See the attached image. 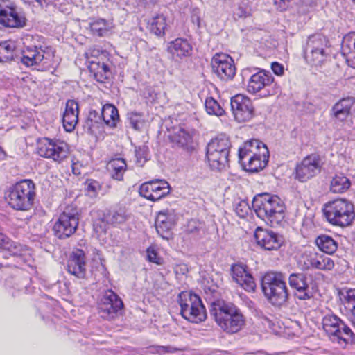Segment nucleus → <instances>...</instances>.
I'll list each match as a JSON object with an SVG mask.
<instances>
[{"label": "nucleus", "mask_w": 355, "mask_h": 355, "mask_svg": "<svg viewBox=\"0 0 355 355\" xmlns=\"http://www.w3.org/2000/svg\"><path fill=\"white\" fill-rule=\"evenodd\" d=\"M250 210L249 205L246 201H241L235 208V211L239 216L244 218L248 215Z\"/></svg>", "instance_id": "09e8293b"}, {"label": "nucleus", "mask_w": 355, "mask_h": 355, "mask_svg": "<svg viewBox=\"0 0 355 355\" xmlns=\"http://www.w3.org/2000/svg\"><path fill=\"white\" fill-rule=\"evenodd\" d=\"M169 193V184L166 181L159 179L144 182L139 188L140 195L152 201L158 200Z\"/></svg>", "instance_id": "a211bd4d"}, {"label": "nucleus", "mask_w": 355, "mask_h": 355, "mask_svg": "<svg viewBox=\"0 0 355 355\" xmlns=\"http://www.w3.org/2000/svg\"><path fill=\"white\" fill-rule=\"evenodd\" d=\"M352 322L354 326L355 327V316L354 318H352Z\"/></svg>", "instance_id": "052dcab7"}, {"label": "nucleus", "mask_w": 355, "mask_h": 355, "mask_svg": "<svg viewBox=\"0 0 355 355\" xmlns=\"http://www.w3.org/2000/svg\"><path fill=\"white\" fill-rule=\"evenodd\" d=\"M250 93L255 94L263 90L264 96H272L279 92V87L274 83V78L272 74L264 70H261L251 76L248 87Z\"/></svg>", "instance_id": "9b49d317"}, {"label": "nucleus", "mask_w": 355, "mask_h": 355, "mask_svg": "<svg viewBox=\"0 0 355 355\" xmlns=\"http://www.w3.org/2000/svg\"><path fill=\"white\" fill-rule=\"evenodd\" d=\"M353 1H354V2L355 3V0H353Z\"/></svg>", "instance_id": "0e129e2a"}, {"label": "nucleus", "mask_w": 355, "mask_h": 355, "mask_svg": "<svg viewBox=\"0 0 355 355\" xmlns=\"http://www.w3.org/2000/svg\"><path fill=\"white\" fill-rule=\"evenodd\" d=\"M210 315L218 327L227 334L239 332L245 324V318L233 303L218 300L210 305Z\"/></svg>", "instance_id": "f257e3e1"}, {"label": "nucleus", "mask_w": 355, "mask_h": 355, "mask_svg": "<svg viewBox=\"0 0 355 355\" xmlns=\"http://www.w3.org/2000/svg\"><path fill=\"white\" fill-rule=\"evenodd\" d=\"M85 254L83 250L76 249L70 254L67 263L68 272L78 278H83L85 275Z\"/></svg>", "instance_id": "b1692460"}, {"label": "nucleus", "mask_w": 355, "mask_h": 355, "mask_svg": "<svg viewBox=\"0 0 355 355\" xmlns=\"http://www.w3.org/2000/svg\"><path fill=\"white\" fill-rule=\"evenodd\" d=\"M126 168V162L121 158L112 159L107 164V169L112 178L116 180H122Z\"/></svg>", "instance_id": "2f4dec72"}, {"label": "nucleus", "mask_w": 355, "mask_h": 355, "mask_svg": "<svg viewBox=\"0 0 355 355\" xmlns=\"http://www.w3.org/2000/svg\"><path fill=\"white\" fill-rule=\"evenodd\" d=\"M341 52L343 55H348L349 57V60L351 61L354 58L352 53L355 52V32H351L343 37Z\"/></svg>", "instance_id": "f704fd0d"}, {"label": "nucleus", "mask_w": 355, "mask_h": 355, "mask_svg": "<svg viewBox=\"0 0 355 355\" xmlns=\"http://www.w3.org/2000/svg\"><path fill=\"white\" fill-rule=\"evenodd\" d=\"M290 0H274V4L280 11L286 10Z\"/></svg>", "instance_id": "864d4df0"}, {"label": "nucleus", "mask_w": 355, "mask_h": 355, "mask_svg": "<svg viewBox=\"0 0 355 355\" xmlns=\"http://www.w3.org/2000/svg\"><path fill=\"white\" fill-rule=\"evenodd\" d=\"M352 55L354 57V58L352 59V61L349 60V57L348 55H343L345 58L346 62L347 63L348 66H349L352 68L355 69V52H352Z\"/></svg>", "instance_id": "4d7b16f0"}, {"label": "nucleus", "mask_w": 355, "mask_h": 355, "mask_svg": "<svg viewBox=\"0 0 355 355\" xmlns=\"http://www.w3.org/2000/svg\"><path fill=\"white\" fill-rule=\"evenodd\" d=\"M79 217L76 210L66 209L54 223L53 231L56 237L64 239L73 235L78 226Z\"/></svg>", "instance_id": "f8f14e48"}, {"label": "nucleus", "mask_w": 355, "mask_h": 355, "mask_svg": "<svg viewBox=\"0 0 355 355\" xmlns=\"http://www.w3.org/2000/svg\"><path fill=\"white\" fill-rule=\"evenodd\" d=\"M231 275L234 281L245 291H254L256 284L251 274L246 270V266L238 263L232 265Z\"/></svg>", "instance_id": "5701e85b"}, {"label": "nucleus", "mask_w": 355, "mask_h": 355, "mask_svg": "<svg viewBox=\"0 0 355 355\" xmlns=\"http://www.w3.org/2000/svg\"><path fill=\"white\" fill-rule=\"evenodd\" d=\"M6 157V153L3 151L1 147H0V160L3 159Z\"/></svg>", "instance_id": "13d9d810"}, {"label": "nucleus", "mask_w": 355, "mask_h": 355, "mask_svg": "<svg viewBox=\"0 0 355 355\" xmlns=\"http://www.w3.org/2000/svg\"><path fill=\"white\" fill-rule=\"evenodd\" d=\"M205 110L209 114L221 116L224 110L212 97L207 98L205 103Z\"/></svg>", "instance_id": "a19ab883"}, {"label": "nucleus", "mask_w": 355, "mask_h": 355, "mask_svg": "<svg viewBox=\"0 0 355 355\" xmlns=\"http://www.w3.org/2000/svg\"><path fill=\"white\" fill-rule=\"evenodd\" d=\"M105 53L97 48H89L85 53V56L88 63L89 61L102 60L105 57Z\"/></svg>", "instance_id": "37998d69"}, {"label": "nucleus", "mask_w": 355, "mask_h": 355, "mask_svg": "<svg viewBox=\"0 0 355 355\" xmlns=\"http://www.w3.org/2000/svg\"><path fill=\"white\" fill-rule=\"evenodd\" d=\"M231 109L238 122L248 121L254 116V108L252 101L242 94L231 98Z\"/></svg>", "instance_id": "4468645a"}, {"label": "nucleus", "mask_w": 355, "mask_h": 355, "mask_svg": "<svg viewBox=\"0 0 355 355\" xmlns=\"http://www.w3.org/2000/svg\"><path fill=\"white\" fill-rule=\"evenodd\" d=\"M230 147V141L224 135L216 137L208 143L206 155L213 170L222 171L228 165Z\"/></svg>", "instance_id": "423d86ee"}, {"label": "nucleus", "mask_w": 355, "mask_h": 355, "mask_svg": "<svg viewBox=\"0 0 355 355\" xmlns=\"http://www.w3.org/2000/svg\"><path fill=\"white\" fill-rule=\"evenodd\" d=\"M254 238L257 245L266 250H277L284 243L282 235L261 227L255 230Z\"/></svg>", "instance_id": "dca6fc26"}, {"label": "nucleus", "mask_w": 355, "mask_h": 355, "mask_svg": "<svg viewBox=\"0 0 355 355\" xmlns=\"http://www.w3.org/2000/svg\"><path fill=\"white\" fill-rule=\"evenodd\" d=\"M144 3L148 4V3H154L155 2V0H141Z\"/></svg>", "instance_id": "bf43d9fd"}, {"label": "nucleus", "mask_w": 355, "mask_h": 355, "mask_svg": "<svg viewBox=\"0 0 355 355\" xmlns=\"http://www.w3.org/2000/svg\"><path fill=\"white\" fill-rule=\"evenodd\" d=\"M123 306L122 300L111 290L105 291L101 299L100 310L101 317L110 320L114 318L119 311Z\"/></svg>", "instance_id": "aec40b11"}, {"label": "nucleus", "mask_w": 355, "mask_h": 355, "mask_svg": "<svg viewBox=\"0 0 355 355\" xmlns=\"http://www.w3.org/2000/svg\"><path fill=\"white\" fill-rule=\"evenodd\" d=\"M329 41L322 34L310 35L304 47V57L311 65L320 66L327 58Z\"/></svg>", "instance_id": "1a4fd4ad"}, {"label": "nucleus", "mask_w": 355, "mask_h": 355, "mask_svg": "<svg viewBox=\"0 0 355 355\" xmlns=\"http://www.w3.org/2000/svg\"><path fill=\"white\" fill-rule=\"evenodd\" d=\"M347 307L352 314V318L355 317V289L348 290L345 296Z\"/></svg>", "instance_id": "a18cd8bd"}, {"label": "nucleus", "mask_w": 355, "mask_h": 355, "mask_svg": "<svg viewBox=\"0 0 355 355\" xmlns=\"http://www.w3.org/2000/svg\"><path fill=\"white\" fill-rule=\"evenodd\" d=\"M290 286L295 291V295L302 300L311 299L312 294L309 291L308 276L304 272H295L289 275Z\"/></svg>", "instance_id": "4be33fe9"}, {"label": "nucleus", "mask_w": 355, "mask_h": 355, "mask_svg": "<svg viewBox=\"0 0 355 355\" xmlns=\"http://www.w3.org/2000/svg\"><path fill=\"white\" fill-rule=\"evenodd\" d=\"M315 243L321 251L329 254L334 253L338 248L337 242L328 235L322 234L318 236Z\"/></svg>", "instance_id": "473e14b6"}, {"label": "nucleus", "mask_w": 355, "mask_h": 355, "mask_svg": "<svg viewBox=\"0 0 355 355\" xmlns=\"http://www.w3.org/2000/svg\"><path fill=\"white\" fill-rule=\"evenodd\" d=\"M321 169L320 159L315 155L306 157L295 167V178L304 182L317 175Z\"/></svg>", "instance_id": "f3484780"}, {"label": "nucleus", "mask_w": 355, "mask_h": 355, "mask_svg": "<svg viewBox=\"0 0 355 355\" xmlns=\"http://www.w3.org/2000/svg\"><path fill=\"white\" fill-rule=\"evenodd\" d=\"M327 220L334 226L347 227L355 217L353 204L344 198H337L325 203L322 208Z\"/></svg>", "instance_id": "20e7f679"}, {"label": "nucleus", "mask_w": 355, "mask_h": 355, "mask_svg": "<svg viewBox=\"0 0 355 355\" xmlns=\"http://www.w3.org/2000/svg\"><path fill=\"white\" fill-rule=\"evenodd\" d=\"M15 44L10 41L0 44V62L12 60L14 56Z\"/></svg>", "instance_id": "4c0bfd02"}, {"label": "nucleus", "mask_w": 355, "mask_h": 355, "mask_svg": "<svg viewBox=\"0 0 355 355\" xmlns=\"http://www.w3.org/2000/svg\"><path fill=\"white\" fill-rule=\"evenodd\" d=\"M353 104L354 100L352 98L340 100L332 108L334 116L339 121H345L349 115Z\"/></svg>", "instance_id": "c756f323"}, {"label": "nucleus", "mask_w": 355, "mask_h": 355, "mask_svg": "<svg viewBox=\"0 0 355 355\" xmlns=\"http://www.w3.org/2000/svg\"><path fill=\"white\" fill-rule=\"evenodd\" d=\"M44 59L46 58L44 55V51L42 49L37 46H26L22 51L21 62L26 67H31L40 64Z\"/></svg>", "instance_id": "a878e982"}, {"label": "nucleus", "mask_w": 355, "mask_h": 355, "mask_svg": "<svg viewBox=\"0 0 355 355\" xmlns=\"http://www.w3.org/2000/svg\"><path fill=\"white\" fill-rule=\"evenodd\" d=\"M168 50L173 57L182 58L191 55L192 47L187 40L177 38L170 42Z\"/></svg>", "instance_id": "cd10ccee"}, {"label": "nucleus", "mask_w": 355, "mask_h": 355, "mask_svg": "<svg viewBox=\"0 0 355 355\" xmlns=\"http://www.w3.org/2000/svg\"><path fill=\"white\" fill-rule=\"evenodd\" d=\"M269 151L261 141L251 139L244 143L239 150V162L245 171L257 172L268 162Z\"/></svg>", "instance_id": "7ed1b4c3"}, {"label": "nucleus", "mask_w": 355, "mask_h": 355, "mask_svg": "<svg viewBox=\"0 0 355 355\" xmlns=\"http://www.w3.org/2000/svg\"><path fill=\"white\" fill-rule=\"evenodd\" d=\"M322 327L334 342H337L342 347L352 342L353 332L345 323L334 314H327L322 319Z\"/></svg>", "instance_id": "9d476101"}, {"label": "nucleus", "mask_w": 355, "mask_h": 355, "mask_svg": "<svg viewBox=\"0 0 355 355\" xmlns=\"http://www.w3.org/2000/svg\"><path fill=\"white\" fill-rule=\"evenodd\" d=\"M0 248L7 250L11 255H17L19 251V246L1 232H0Z\"/></svg>", "instance_id": "ea45409f"}, {"label": "nucleus", "mask_w": 355, "mask_h": 355, "mask_svg": "<svg viewBox=\"0 0 355 355\" xmlns=\"http://www.w3.org/2000/svg\"><path fill=\"white\" fill-rule=\"evenodd\" d=\"M262 291L268 300L275 306H281L288 298V291L281 272H268L262 277Z\"/></svg>", "instance_id": "39448f33"}, {"label": "nucleus", "mask_w": 355, "mask_h": 355, "mask_svg": "<svg viewBox=\"0 0 355 355\" xmlns=\"http://www.w3.org/2000/svg\"><path fill=\"white\" fill-rule=\"evenodd\" d=\"M88 69L94 78L100 83H104L109 78L110 69L102 60L89 61Z\"/></svg>", "instance_id": "c85d7f7f"}, {"label": "nucleus", "mask_w": 355, "mask_h": 355, "mask_svg": "<svg viewBox=\"0 0 355 355\" xmlns=\"http://www.w3.org/2000/svg\"><path fill=\"white\" fill-rule=\"evenodd\" d=\"M148 148L145 146L135 148L136 162L139 166H142L147 161Z\"/></svg>", "instance_id": "c03bdc74"}, {"label": "nucleus", "mask_w": 355, "mask_h": 355, "mask_svg": "<svg viewBox=\"0 0 355 355\" xmlns=\"http://www.w3.org/2000/svg\"><path fill=\"white\" fill-rule=\"evenodd\" d=\"M211 64L214 73L222 80H232L236 73L234 60L227 54H216Z\"/></svg>", "instance_id": "2eb2a0df"}, {"label": "nucleus", "mask_w": 355, "mask_h": 355, "mask_svg": "<svg viewBox=\"0 0 355 355\" xmlns=\"http://www.w3.org/2000/svg\"><path fill=\"white\" fill-rule=\"evenodd\" d=\"M127 219L125 211L123 209L114 211L111 214L110 220L113 224H121Z\"/></svg>", "instance_id": "de8ad7c7"}, {"label": "nucleus", "mask_w": 355, "mask_h": 355, "mask_svg": "<svg viewBox=\"0 0 355 355\" xmlns=\"http://www.w3.org/2000/svg\"><path fill=\"white\" fill-rule=\"evenodd\" d=\"M106 125L111 128L116 127L119 120L118 110L111 104H106L101 110V116Z\"/></svg>", "instance_id": "7c9ffc66"}, {"label": "nucleus", "mask_w": 355, "mask_h": 355, "mask_svg": "<svg viewBox=\"0 0 355 355\" xmlns=\"http://www.w3.org/2000/svg\"><path fill=\"white\" fill-rule=\"evenodd\" d=\"M35 196L33 182L30 180H24L10 188L6 199L12 208L26 211L32 207Z\"/></svg>", "instance_id": "0eeeda50"}, {"label": "nucleus", "mask_w": 355, "mask_h": 355, "mask_svg": "<svg viewBox=\"0 0 355 355\" xmlns=\"http://www.w3.org/2000/svg\"><path fill=\"white\" fill-rule=\"evenodd\" d=\"M86 190L92 196H96L101 189L100 183L94 180H87L85 182Z\"/></svg>", "instance_id": "49530a36"}, {"label": "nucleus", "mask_w": 355, "mask_h": 355, "mask_svg": "<svg viewBox=\"0 0 355 355\" xmlns=\"http://www.w3.org/2000/svg\"><path fill=\"white\" fill-rule=\"evenodd\" d=\"M0 24L10 28H21L26 24V18L15 8L0 3Z\"/></svg>", "instance_id": "412c9836"}, {"label": "nucleus", "mask_w": 355, "mask_h": 355, "mask_svg": "<svg viewBox=\"0 0 355 355\" xmlns=\"http://www.w3.org/2000/svg\"><path fill=\"white\" fill-rule=\"evenodd\" d=\"M166 19L163 15H157L153 17L150 24V30L157 36L164 35L166 28Z\"/></svg>", "instance_id": "e433bc0d"}, {"label": "nucleus", "mask_w": 355, "mask_h": 355, "mask_svg": "<svg viewBox=\"0 0 355 355\" xmlns=\"http://www.w3.org/2000/svg\"><path fill=\"white\" fill-rule=\"evenodd\" d=\"M171 141L174 144L189 153L195 150V144L191 135L184 129H180L177 131L171 137Z\"/></svg>", "instance_id": "bb28decb"}, {"label": "nucleus", "mask_w": 355, "mask_h": 355, "mask_svg": "<svg viewBox=\"0 0 355 355\" xmlns=\"http://www.w3.org/2000/svg\"><path fill=\"white\" fill-rule=\"evenodd\" d=\"M180 313L182 317L193 323H198L207 318V312L202 300L196 294L182 292L179 295Z\"/></svg>", "instance_id": "6e6552de"}, {"label": "nucleus", "mask_w": 355, "mask_h": 355, "mask_svg": "<svg viewBox=\"0 0 355 355\" xmlns=\"http://www.w3.org/2000/svg\"><path fill=\"white\" fill-rule=\"evenodd\" d=\"M271 69L275 74L281 76L284 73V67L278 62H272L271 64Z\"/></svg>", "instance_id": "603ef678"}, {"label": "nucleus", "mask_w": 355, "mask_h": 355, "mask_svg": "<svg viewBox=\"0 0 355 355\" xmlns=\"http://www.w3.org/2000/svg\"><path fill=\"white\" fill-rule=\"evenodd\" d=\"M177 216L173 209H165L158 213L155 220V227L158 234L164 239L169 240L172 236L171 230L175 226Z\"/></svg>", "instance_id": "6ab92c4d"}, {"label": "nucleus", "mask_w": 355, "mask_h": 355, "mask_svg": "<svg viewBox=\"0 0 355 355\" xmlns=\"http://www.w3.org/2000/svg\"><path fill=\"white\" fill-rule=\"evenodd\" d=\"M78 121V104L74 100H68L62 116V123L67 132L74 130Z\"/></svg>", "instance_id": "393cba45"}, {"label": "nucleus", "mask_w": 355, "mask_h": 355, "mask_svg": "<svg viewBox=\"0 0 355 355\" xmlns=\"http://www.w3.org/2000/svg\"><path fill=\"white\" fill-rule=\"evenodd\" d=\"M304 269L315 268L320 270V254L315 252H305L300 261Z\"/></svg>", "instance_id": "c9c22d12"}, {"label": "nucleus", "mask_w": 355, "mask_h": 355, "mask_svg": "<svg viewBox=\"0 0 355 355\" xmlns=\"http://www.w3.org/2000/svg\"><path fill=\"white\" fill-rule=\"evenodd\" d=\"M130 125L135 130H141L145 125V119L141 113L131 112L127 114Z\"/></svg>", "instance_id": "58836bf2"}, {"label": "nucleus", "mask_w": 355, "mask_h": 355, "mask_svg": "<svg viewBox=\"0 0 355 355\" xmlns=\"http://www.w3.org/2000/svg\"><path fill=\"white\" fill-rule=\"evenodd\" d=\"M252 207L257 216L271 226L281 224L285 218V204L276 195L264 193L256 196Z\"/></svg>", "instance_id": "f03ea898"}, {"label": "nucleus", "mask_w": 355, "mask_h": 355, "mask_svg": "<svg viewBox=\"0 0 355 355\" xmlns=\"http://www.w3.org/2000/svg\"><path fill=\"white\" fill-rule=\"evenodd\" d=\"M197 21H198V26H200V19L198 17L197 18Z\"/></svg>", "instance_id": "e2e57ef3"}, {"label": "nucleus", "mask_w": 355, "mask_h": 355, "mask_svg": "<svg viewBox=\"0 0 355 355\" xmlns=\"http://www.w3.org/2000/svg\"><path fill=\"white\" fill-rule=\"evenodd\" d=\"M60 0H35L40 6H43V4H54L57 6Z\"/></svg>", "instance_id": "6e6d98bb"}, {"label": "nucleus", "mask_w": 355, "mask_h": 355, "mask_svg": "<svg viewBox=\"0 0 355 355\" xmlns=\"http://www.w3.org/2000/svg\"><path fill=\"white\" fill-rule=\"evenodd\" d=\"M320 270H331L334 266V261L328 257L320 254Z\"/></svg>", "instance_id": "8fccbe9b"}, {"label": "nucleus", "mask_w": 355, "mask_h": 355, "mask_svg": "<svg viewBox=\"0 0 355 355\" xmlns=\"http://www.w3.org/2000/svg\"><path fill=\"white\" fill-rule=\"evenodd\" d=\"M176 351V349L171 346H159L157 347V352L160 354L165 353H173Z\"/></svg>", "instance_id": "5fc2aeb1"}, {"label": "nucleus", "mask_w": 355, "mask_h": 355, "mask_svg": "<svg viewBox=\"0 0 355 355\" xmlns=\"http://www.w3.org/2000/svg\"><path fill=\"white\" fill-rule=\"evenodd\" d=\"M351 182L343 174L336 175L331 181L330 190L334 193H342L350 187Z\"/></svg>", "instance_id": "72a5a7b5"}, {"label": "nucleus", "mask_w": 355, "mask_h": 355, "mask_svg": "<svg viewBox=\"0 0 355 355\" xmlns=\"http://www.w3.org/2000/svg\"><path fill=\"white\" fill-rule=\"evenodd\" d=\"M147 257L149 261L160 264L159 258L157 257V252L154 249L148 248L147 250Z\"/></svg>", "instance_id": "3c124183"}, {"label": "nucleus", "mask_w": 355, "mask_h": 355, "mask_svg": "<svg viewBox=\"0 0 355 355\" xmlns=\"http://www.w3.org/2000/svg\"><path fill=\"white\" fill-rule=\"evenodd\" d=\"M91 31L94 35L104 36L108 32L107 24L104 19H98L90 24Z\"/></svg>", "instance_id": "79ce46f5"}, {"label": "nucleus", "mask_w": 355, "mask_h": 355, "mask_svg": "<svg viewBox=\"0 0 355 355\" xmlns=\"http://www.w3.org/2000/svg\"><path fill=\"white\" fill-rule=\"evenodd\" d=\"M93 114H95L96 112L95 111L94 112H91L90 114H89V117H91Z\"/></svg>", "instance_id": "680f3d73"}, {"label": "nucleus", "mask_w": 355, "mask_h": 355, "mask_svg": "<svg viewBox=\"0 0 355 355\" xmlns=\"http://www.w3.org/2000/svg\"><path fill=\"white\" fill-rule=\"evenodd\" d=\"M37 153L41 157L60 162L67 157L69 148L62 141L43 138L38 143Z\"/></svg>", "instance_id": "ddd939ff"}]
</instances>
